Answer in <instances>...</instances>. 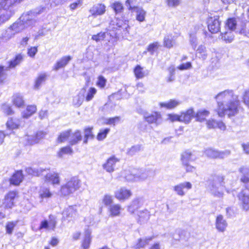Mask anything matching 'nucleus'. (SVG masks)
Here are the masks:
<instances>
[{"instance_id": "obj_1", "label": "nucleus", "mask_w": 249, "mask_h": 249, "mask_svg": "<svg viewBox=\"0 0 249 249\" xmlns=\"http://www.w3.org/2000/svg\"><path fill=\"white\" fill-rule=\"evenodd\" d=\"M217 103V112L219 117L227 115L234 116L239 112L240 102L238 95L233 90L226 89L218 93L214 97Z\"/></svg>"}, {"instance_id": "obj_2", "label": "nucleus", "mask_w": 249, "mask_h": 249, "mask_svg": "<svg viewBox=\"0 0 249 249\" xmlns=\"http://www.w3.org/2000/svg\"><path fill=\"white\" fill-rule=\"evenodd\" d=\"M40 14H41V11H37L36 10L31 11L28 13L23 14L10 27L15 34L18 33L25 28L32 25L35 23L36 16Z\"/></svg>"}, {"instance_id": "obj_3", "label": "nucleus", "mask_w": 249, "mask_h": 249, "mask_svg": "<svg viewBox=\"0 0 249 249\" xmlns=\"http://www.w3.org/2000/svg\"><path fill=\"white\" fill-rule=\"evenodd\" d=\"M152 174L149 170L133 169L125 170L121 172V176L129 181H142L146 179Z\"/></svg>"}, {"instance_id": "obj_4", "label": "nucleus", "mask_w": 249, "mask_h": 249, "mask_svg": "<svg viewBox=\"0 0 249 249\" xmlns=\"http://www.w3.org/2000/svg\"><path fill=\"white\" fill-rule=\"evenodd\" d=\"M224 178L219 176H215L213 177L212 182L209 185V190L213 195L215 196L221 197L223 196L225 189Z\"/></svg>"}, {"instance_id": "obj_5", "label": "nucleus", "mask_w": 249, "mask_h": 249, "mask_svg": "<svg viewBox=\"0 0 249 249\" xmlns=\"http://www.w3.org/2000/svg\"><path fill=\"white\" fill-rule=\"evenodd\" d=\"M194 111L191 108L186 111L182 112L180 115L177 114H169L167 115V119L172 122H179L185 124H189L194 116Z\"/></svg>"}, {"instance_id": "obj_6", "label": "nucleus", "mask_w": 249, "mask_h": 249, "mask_svg": "<svg viewBox=\"0 0 249 249\" xmlns=\"http://www.w3.org/2000/svg\"><path fill=\"white\" fill-rule=\"evenodd\" d=\"M80 186V180L77 178L73 177L61 187V194L64 196H68L78 190Z\"/></svg>"}, {"instance_id": "obj_7", "label": "nucleus", "mask_w": 249, "mask_h": 249, "mask_svg": "<svg viewBox=\"0 0 249 249\" xmlns=\"http://www.w3.org/2000/svg\"><path fill=\"white\" fill-rule=\"evenodd\" d=\"M204 154L208 157L213 159H224L228 157L231 154L229 150L218 151L212 148H209L205 150Z\"/></svg>"}, {"instance_id": "obj_8", "label": "nucleus", "mask_w": 249, "mask_h": 249, "mask_svg": "<svg viewBox=\"0 0 249 249\" xmlns=\"http://www.w3.org/2000/svg\"><path fill=\"white\" fill-rule=\"evenodd\" d=\"M144 120L149 124H154L157 126L162 123L163 119L159 112H154L149 115H144Z\"/></svg>"}, {"instance_id": "obj_9", "label": "nucleus", "mask_w": 249, "mask_h": 249, "mask_svg": "<svg viewBox=\"0 0 249 249\" xmlns=\"http://www.w3.org/2000/svg\"><path fill=\"white\" fill-rule=\"evenodd\" d=\"M219 19V16H215L210 17L208 20V29L212 34L217 33L220 31L221 22Z\"/></svg>"}, {"instance_id": "obj_10", "label": "nucleus", "mask_w": 249, "mask_h": 249, "mask_svg": "<svg viewBox=\"0 0 249 249\" xmlns=\"http://www.w3.org/2000/svg\"><path fill=\"white\" fill-rule=\"evenodd\" d=\"M192 188V184L188 181L181 182L173 187V190L181 196H185L187 191Z\"/></svg>"}, {"instance_id": "obj_11", "label": "nucleus", "mask_w": 249, "mask_h": 249, "mask_svg": "<svg viewBox=\"0 0 249 249\" xmlns=\"http://www.w3.org/2000/svg\"><path fill=\"white\" fill-rule=\"evenodd\" d=\"M115 197L120 201H124L128 199L132 195L130 190L125 187H121L115 192Z\"/></svg>"}, {"instance_id": "obj_12", "label": "nucleus", "mask_w": 249, "mask_h": 249, "mask_svg": "<svg viewBox=\"0 0 249 249\" xmlns=\"http://www.w3.org/2000/svg\"><path fill=\"white\" fill-rule=\"evenodd\" d=\"M241 174L240 180L246 184L245 187L249 190V167L242 166L239 169Z\"/></svg>"}, {"instance_id": "obj_13", "label": "nucleus", "mask_w": 249, "mask_h": 249, "mask_svg": "<svg viewBox=\"0 0 249 249\" xmlns=\"http://www.w3.org/2000/svg\"><path fill=\"white\" fill-rule=\"evenodd\" d=\"M119 161V159L113 156L107 159L106 162L103 165V167L107 172H112L114 170L116 163Z\"/></svg>"}, {"instance_id": "obj_14", "label": "nucleus", "mask_w": 249, "mask_h": 249, "mask_svg": "<svg viewBox=\"0 0 249 249\" xmlns=\"http://www.w3.org/2000/svg\"><path fill=\"white\" fill-rule=\"evenodd\" d=\"M242 209L246 211L249 210V194L244 191H241L238 195Z\"/></svg>"}, {"instance_id": "obj_15", "label": "nucleus", "mask_w": 249, "mask_h": 249, "mask_svg": "<svg viewBox=\"0 0 249 249\" xmlns=\"http://www.w3.org/2000/svg\"><path fill=\"white\" fill-rule=\"evenodd\" d=\"M106 12V6L102 3L94 5L89 10L91 16L96 17L103 15Z\"/></svg>"}, {"instance_id": "obj_16", "label": "nucleus", "mask_w": 249, "mask_h": 249, "mask_svg": "<svg viewBox=\"0 0 249 249\" xmlns=\"http://www.w3.org/2000/svg\"><path fill=\"white\" fill-rule=\"evenodd\" d=\"M86 93L85 88H82L79 93L73 97L72 105L76 107H80L83 102Z\"/></svg>"}, {"instance_id": "obj_17", "label": "nucleus", "mask_w": 249, "mask_h": 249, "mask_svg": "<svg viewBox=\"0 0 249 249\" xmlns=\"http://www.w3.org/2000/svg\"><path fill=\"white\" fill-rule=\"evenodd\" d=\"M130 11L135 16L136 19L138 21L143 22L145 20L146 12L142 7L138 6L133 8Z\"/></svg>"}, {"instance_id": "obj_18", "label": "nucleus", "mask_w": 249, "mask_h": 249, "mask_svg": "<svg viewBox=\"0 0 249 249\" xmlns=\"http://www.w3.org/2000/svg\"><path fill=\"white\" fill-rule=\"evenodd\" d=\"M65 2V0H49L48 3H46L45 6H40L36 10L37 11H41V13L51 8L55 7L59 5H61Z\"/></svg>"}, {"instance_id": "obj_19", "label": "nucleus", "mask_w": 249, "mask_h": 249, "mask_svg": "<svg viewBox=\"0 0 249 249\" xmlns=\"http://www.w3.org/2000/svg\"><path fill=\"white\" fill-rule=\"evenodd\" d=\"M227 226L228 223L223 216L221 214L218 215L216 217L215 221V227L217 231L220 232H224Z\"/></svg>"}, {"instance_id": "obj_20", "label": "nucleus", "mask_w": 249, "mask_h": 249, "mask_svg": "<svg viewBox=\"0 0 249 249\" xmlns=\"http://www.w3.org/2000/svg\"><path fill=\"white\" fill-rule=\"evenodd\" d=\"M181 101L178 99H170L166 102H160L159 105L161 107H165L168 109H173L181 104Z\"/></svg>"}, {"instance_id": "obj_21", "label": "nucleus", "mask_w": 249, "mask_h": 249, "mask_svg": "<svg viewBox=\"0 0 249 249\" xmlns=\"http://www.w3.org/2000/svg\"><path fill=\"white\" fill-rule=\"evenodd\" d=\"M71 56H64L57 60L53 67V70L58 71L60 69L65 67L71 60Z\"/></svg>"}, {"instance_id": "obj_22", "label": "nucleus", "mask_w": 249, "mask_h": 249, "mask_svg": "<svg viewBox=\"0 0 249 249\" xmlns=\"http://www.w3.org/2000/svg\"><path fill=\"white\" fill-rule=\"evenodd\" d=\"M142 205V199L140 198L134 199L128 207V211L131 213H135L138 212V210Z\"/></svg>"}, {"instance_id": "obj_23", "label": "nucleus", "mask_w": 249, "mask_h": 249, "mask_svg": "<svg viewBox=\"0 0 249 249\" xmlns=\"http://www.w3.org/2000/svg\"><path fill=\"white\" fill-rule=\"evenodd\" d=\"M137 221L140 224L146 222L150 217L149 212L147 210L139 211L137 212Z\"/></svg>"}, {"instance_id": "obj_24", "label": "nucleus", "mask_w": 249, "mask_h": 249, "mask_svg": "<svg viewBox=\"0 0 249 249\" xmlns=\"http://www.w3.org/2000/svg\"><path fill=\"white\" fill-rule=\"evenodd\" d=\"M17 195L15 192H9L5 196L4 201L5 207L7 208H11L14 205V200Z\"/></svg>"}, {"instance_id": "obj_25", "label": "nucleus", "mask_w": 249, "mask_h": 249, "mask_svg": "<svg viewBox=\"0 0 249 249\" xmlns=\"http://www.w3.org/2000/svg\"><path fill=\"white\" fill-rule=\"evenodd\" d=\"M76 211L74 209V207L72 206H69L64 210L62 213V218L64 220L69 219L74 217L76 215Z\"/></svg>"}, {"instance_id": "obj_26", "label": "nucleus", "mask_w": 249, "mask_h": 249, "mask_svg": "<svg viewBox=\"0 0 249 249\" xmlns=\"http://www.w3.org/2000/svg\"><path fill=\"white\" fill-rule=\"evenodd\" d=\"M82 138L81 132L79 130H77L72 133L71 130V136L69 142L71 145H75L82 140Z\"/></svg>"}, {"instance_id": "obj_27", "label": "nucleus", "mask_w": 249, "mask_h": 249, "mask_svg": "<svg viewBox=\"0 0 249 249\" xmlns=\"http://www.w3.org/2000/svg\"><path fill=\"white\" fill-rule=\"evenodd\" d=\"M12 101L13 105L17 107H22L24 106V100L20 93L14 94L12 96Z\"/></svg>"}, {"instance_id": "obj_28", "label": "nucleus", "mask_w": 249, "mask_h": 249, "mask_svg": "<svg viewBox=\"0 0 249 249\" xmlns=\"http://www.w3.org/2000/svg\"><path fill=\"white\" fill-rule=\"evenodd\" d=\"M207 125L209 128H215L218 127L221 130H224L226 129V125L221 121H216L214 120H209L207 122Z\"/></svg>"}, {"instance_id": "obj_29", "label": "nucleus", "mask_w": 249, "mask_h": 249, "mask_svg": "<svg viewBox=\"0 0 249 249\" xmlns=\"http://www.w3.org/2000/svg\"><path fill=\"white\" fill-rule=\"evenodd\" d=\"M45 180L51 182L52 184H59L60 182L59 176L55 172L49 173L45 176Z\"/></svg>"}, {"instance_id": "obj_30", "label": "nucleus", "mask_w": 249, "mask_h": 249, "mask_svg": "<svg viewBox=\"0 0 249 249\" xmlns=\"http://www.w3.org/2000/svg\"><path fill=\"white\" fill-rule=\"evenodd\" d=\"M23 175L21 171H18L14 174L10 179V183L15 185H18L22 181Z\"/></svg>"}, {"instance_id": "obj_31", "label": "nucleus", "mask_w": 249, "mask_h": 249, "mask_svg": "<svg viewBox=\"0 0 249 249\" xmlns=\"http://www.w3.org/2000/svg\"><path fill=\"white\" fill-rule=\"evenodd\" d=\"M39 196L41 200L44 199L50 198L52 196V194L49 188L45 187H41L38 192Z\"/></svg>"}, {"instance_id": "obj_32", "label": "nucleus", "mask_w": 249, "mask_h": 249, "mask_svg": "<svg viewBox=\"0 0 249 249\" xmlns=\"http://www.w3.org/2000/svg\"><path fill=\"white\" fill-rule=\"evenodd\" d=\"M196 33V29L195 28L194 31H191L189 33V42L194 50H196L198 44Z\"/></svg>"}, {"instance_id": "obj_33", "label": "nucleus", "mask_w": 249, "mask_h": 249, "mask_svg": "<svg viewBox=\"0 0 249 249\" xmlns=\"http://www.w3.org/2000/svg\"><path fill=\"white\" fill-rule=\"evenodd\" d=\"M195 159V157H194L192 153L189 151L184 152L181 156L182 165H186V163L194 161Z\"/></svg>"}, {"instance_id": "obj_34", "label": "nucleus", "mask_w": 249, "mask_h": 249, "mask_svg": "<svg viewBox=\"0 0 249 249\" xmlns=\"http://www.w3.org/2000/svg\"><path fill=\"white\" fill-rule=\"evenodd\" d=\"M121 210V206L118 204L110 205L109 209L110 215L112 217L119 216Z\"/></svg>"}, {"instance_id": "obj_35", "label": "nucleus", "mask_w": 249, "mask_h": 249, "mask_svg": "<svg viewBox=\"0 0 249 249\" xmlns=\"http://www.w3.org/2000/svg\"><path fill=\"white\" fill-rule=\"evenodd\" d=\"M15 35L11 28L9 27L8 29L3 31L0 37L4 41H7L13 37Z\"/></svg>"}, {"instance_id": "obj_36", "label": "nucleus", "mask_w": 249, "mask_h": 249, "mask_svg": "<svg viewBox=\"0 0 249 249\" xmlns=\"http://www.w3.org/2000/svg\"><path fill=\"white\" fill-rule=\"evenodd\" d=\"M24 56L19 53L16 55L15 57L9 62V68L13 69L18 65L23 60Z\"/></svg>"}, {"instance_id": "obj_37", "label": "nucleus", "mask_w": 249, "mask_h": 249, "mask_svg": "<svg viewBox=\"0 0 249 249\" xmlns=\"http://www.w3.org/2000/svg\"><path fill=\"white\" fill-rule=\"evenodd\" d=\"M71 136V129H68L63 131L60 133L58 136L57 141L58 142H63L66 141L69 142L70 137Z\"/></svg>"}, {"instance_id": "obj_38", "label": "nucleus", "mask_w": 249, "mask_h": 249, "mask_svg": "<svg viewBox=\"0 0 249 249\" xmlns=\"http://www.w3.org/2000/svg\"><path fill=\"white\" fill-rule=\"evenodd\" d=\"M196 55L199 58H201L203 60L206 59L208 53L206 47L204 45H199L196 50Z\"/></svg>"}, {"instance_id": "obj_39", "label": "nucleus", "mask_w": 249, "mask_h": 249, "mask_svg": "<svg viewBox=\"0 0 249 249\" xmlns=\"http://www.w3.org/2000/svg\"><path fill=\"white\" fill-rule=\"evenodd\" d=\"M36 111V107L34 105L28 106L25 110L22 112V116L23 118H28Z\"/></svg>"}, {"instance_id": "obj_40", "label": "nucleus", "mask_w": 249, "mask_h": 249, "mask_svg": "<svg viewBox=\"0 0 249 249\" xmlns=\"http://www.w3.org/2000/svg\"><path fill=\"white\" fill-rule=\"evenodd\" d=\"M90 233L91 231L89 229L85 230V238L82 243L84 249H88L89 247L91 240Z\"/></svg>"}, {"instance_id": "obj_41", "label": "nucleus", "mask_w": 249, "mask_h": 249, "mask_svg": "<svg viewBox=\"0 0 249 249\" xmlns=\"http://www.w3.org/2000/svg\"><path fill=\"white\" fill-rule=\"evenodd\" d=\"M210 114L209 111L205 109L199 110L197 111L196 117V120L199 122L204 121L205 118Z\"/></svg>"}, {"instance_id": "obj_42", "label": "nucleus", "mask_w": 249, "mask_h": 249, "mask_svg": "<svg viewBox=\"0 0 249 249\" xmlns=\"http://www.w3.org/2000/svg\"><path fill=\"white\" fill-rule=\"evenodd\" d=\"M152 240V238H140L137 243L133 246V248L135 249H139L142 248L144 247L148 242Z\"/></svg>"}, {"instance_id": "obj_43", "label": "nucleus", "mask_w": 249, "mask_h": 249, "mask_svg": "<svg viewBox=\"0 0 249 249\" xmlns=\"http://www.w3.org/2000/svg\"><path fill=\"white\" fill-rule=\"evenodd\" d=\"M47 76V75L46 73L39 74L35 81V88L38 89L45 81Z\"/></svg>"}, {"instance_id": "obj_44", "label": "nucleus", "mask_w": 249, "mask_h": 249, "mask_svg": "<svg viewBox=\"0 0 249 249\" xmlns=\"http://www.w3.org/2000/svg\"><path fill=\"white\" fill-rule=\"evenodd\" d=\"M73 153L72 149L69 146L61 148L57 152V156L59 158H62L64 155L71 154Z\"/></svg>"}, {"instance_id": "obj_45", "label": "nucleus", "mask_w": 249, "mask_h": 249, "mask_svg": "<svg viewBox=\"0 0 249 249\" xmlns=\"http://www.w3.org/2000/svg\"><path fill=\"white\" fill-rule=\"evenodd\" d=\"M164 46L168 48H171L175 44L173 37L171 35H166L164 38Z\"/></svg>"}, {"instance_id": "obj_46", "label": "nucleus", "mask_w": 249, "mask_h": 249, "mask_svg": "<svg viewBox=\"0 0 249 249\" xmlns=\"http://www.w3.org/2000/svg\"><path fill=\"white\" fill-rule=\"evenodd\" d=\"M234 37V36L232 31H228L221 34V38L227 43L231 42L233 40Z\"/></svg>"}, {"instance_id": "obj_47", "label": "nucleus", "mask_w": 249, "mask_h": 249, "mask_svg": "<svg viewBox=\"0 0 249 249\" xmlns=\"http://www.w3.org/2000/svg\"><path fill=\"white\" fill-rule=\"evenodd\" d=\"M109 131L110 129L108 128L100 129L97 136V139L98 141L103 140L107 137V136Z\"/></svg>"}, {"instance_id": "obj_48", "label": "nucleus", "mask_w": 249, "mask_h": 249, "mask_svg": "<svg viewBox=\"0 0 249 249\" xmlns=\"http://www.w3.org/2000/svg\"><path fill=\"white\" fill-rule=\"evenodd\" d=\"M97 90L94 88H90L85 96L86 101L89 102L92 99L94 95L96 93Z\"/></svg>"}, {"instance_id": "obj_49", "label": "nucleus", "mask_w": 249, "mask_h": 249, "mask_svg": "<svg viewBox=\"0 0 249 249\" xmlns=\"http://www.w3.org/2000/svg\"><path fill=\"white\" fill-rule=\"evenodd\" d=\"M226 25L231 30V31L234 30L237 25L236 19L234 18H229L227 21Z\"/></svg>"}, {"instance_id": "obj_50", "label": "nucleus", "mask_w": 249, "mask_h": 249, "mask_svg": "<svg viewBox=\"0 0 249 249\" xmlns=\"http://www.w3.org/2000/svg\"><path fill=\"white\" fill-rule=\"evenodd\" d=\"M135 76L137 78L140 79L143 78L145 74L142 71V68L140 66L137 65L134 71Z\"/></svg>"}, {"instance_id": "obj_51", "label": "nucleus", "mask_w": 249, "mask_h": 249, "mask_svg": "<svg viewBox=\"0 0 249 249\" xmlns=\"http://www.w3.org/2000/svg\"><path fill=\"white\" fill-rule=\"evenodd\" d=\"M112 7L116 14L121 13L124 9L122 4L119 2H114L112 4Z\"/></svg>"}, {"instance_id": "obj_52", "label": "nucleus", "mask_w": 249, "mask_h": 249, "mask_svg": "<svg viewBox=\"0 0 249 249\" xmlns=\"http://www.w3.org/2000/svg\"><path fill=\"white\" fill-rule=\"evenodd\" d=\"M148 125V123L144 120L143 121L140 122L137 125V127L140 131L146 132L147 131Z\"/></svg>"}, {"instance_id": "obj_53", "label": "nucleus", "mask_w": 249, "mask_h": 249, "mask_svg": "<svg viewBox=\"0 0 249 249\" xmlns=\"http://www.w3.org/2000/svg\"><path fill=\"white\" fill-rule=\"evenodd\" d=\"M112 202L113 197L112 196L108 194H106L104 196L103 198V203L105 205L107 206H109L112 204Z\"/></svg>"}, {"instance_id": "obj_54", "label": "nucleus", "mask_w": 249, "mask_h": 249, "mask_svg": "<svg viewBox=\"0 0 249 249\" xmlns=\"http://www.w3.org/2000/svg\"><path fill=\"white\" fill-rule=\"evenodd\" d=\"M17 224V222H9L6 225V233L9 234L12 233L13 231Z\"/></svg>"}, {"instance_id": "obj_55", "label": "nucleus", "mask_w": 249, "mask_h": 249, "mask_svg": "<svg viewBox=\"0 0 249 249\" xmlns=\"http://www.w3.org/2000/svg\"><path fill=\"white\" fill-rule=\"evenodd\" d=\"M106 37V33L105 32H100L97 35H93L92 36V39L98 42L104 39Z\"/></svg>"}, {"instance_id": "obj_56", "label": "nucleus", "mask_w": 249, "mask_h": 249, "mask_svg": "<svg viewBox=\"0 0 249 249\" xmlns=\"http://www.w3.org/2000/svg\"><path fill=\"white\" fill-rule=\"evenodd\" d=\"M159 47V44L158 42H154L149 45L147 51L153 54L155 51L158 49Z\"/></svg>"}, {"instance_id": "obj_57", "label": "nucleus", "mask_w": 249, "mask_h": 249, "mask_svg": "<svg viewBox=\"0 0 249 249\" xmlns=\"http://www.w3.org/2000/svg\"><path fill=\"white\" fill-rule=\"evenodd\" d=\"M141 150V146L140 145H136L132 146L127 151L128 155L132 156L136 153L140 151Z\"/></svg>"}, {"instance_id": "obj_58", "label": "nucleus", "mask_w": 249, "mask_h": 249, "mask_svg": "<svg viewBox=\"0 0 249 249\" xmlns=\"http://www.w3.org/2000/svg\"><path fill=\"white\" fill-rule=\"evenodd\" d=\"M136 2L137 0H126L125 2V5L127 7L128 10L129 11H131L132 10L133 8H136L138 7L135 5Z\"/></svg>"}, {"instance_id": "obj_59", "label": "nucleus", "mask_w": 249, "mask_h": 249, "mask_svg": "<svg viewBox=\"0 0 249 249\" xmlns=\"http://www.w3.org/2000/svg\"><path fill=\"white\" fill-rule=\"evenodd\" d=\"M48 222L49 230H54L56 224V221L55 218L53 216H50Z\"/></svg>"}, {"instance_id": "obj_60", "label": "nucleus", "mask_w": 249, "mask_h": 249, "mask_svg": "<svg viewBox=\"0 0 249 249\" xmlns=\"http://www.w3.org/2000/svg\"><path fill=\"white\" fill-rule=\"evenodd\" d=\"M92 127H89L86 128L84 129V136L86 138H89V139H93L94 135L92 134Z\"/></svg>"}, {"instance_id": "obj_61", "label": "nucleus", "mask_w": 249, "mask_h": 249, "mask_svg": "<svg viewBox=\"0 0 249 249\" xmlns=\"http://www.w3.org/2000/svg\"><path fill=\"white\" fill-rule=\"evenodd\" d=\"M107 80L102 75L98 78L97 85L101 88H103L106 86Z\"/></svg>"}, {"instance_id": "obj_62", "label": "nucleus", "mask_w": 249, "mask_h": 249, "mask_svg": "<svg viewBox=\"0 0 249 249\" xmlns=\"http://www.w3.org/2000/svg\"><path fill=\"white\" fill-rule=\"evenodd\" d=\"M25 139L27 141V144L32 145L35 143H37V140L36 139L35 136H26L25 137Z\"/></svg>"}, {"instance_id": "obj_63", "label": "nucleus", "mask_w": 249, "mask_h": 249, "mask_svg": "<svg viewBox=\"0 0 249 249\" xmlns=\"http://www.w3.org/2000/svg\"><path fill=\"white\" fill-rule=\"evenodd\" d=\"M2 109L3 112L7 115H11L13 113L11 107L7 104L2 105Z\"/></svg>"}, {"instance_id": "obj_64", "label": "nucleus", "mask_w": 249, "mask_h": 249, "mask_svg": "<svg viewBox=\"0 0 249 249\" xmlns=\"http://www.w3.org/2000/svg\"><path fill=\"white\" fill-rule=\"evenodd\" d=\"M242 99L244 104L249 107V89L244 92Z\"/></svg>"}]
</instances>
